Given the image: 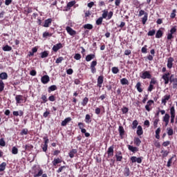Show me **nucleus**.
<instances>
[{
  "instance_id": "1",
  "label": "nucleus",
  "mask_w": 177,
  "mask_h": 177,
  "mask_svg": "<svg viewBox=\"0 0 177 177\" xmlns=\"http://www.w3.org/2000/svg\"><path fill=\"white\" fill-rule=\"evenodd\" d=\"M32 174H33L34 177H39V176H42V174H44V171L39 168H34Z\"/></svg>"
},
{
  "instance_id": "2",
  "label": "nucleus",
  "mask_w": 177,
  "mask_h": 177,
  "mask_svg": "<svg viewBox=\"0 0 177 177\" xmlns=\"http://www.w3.org/2000/svg\"><path fill=\"white\" fill-rule=\"evenodd\" d=\"M140 78L142 80H151V74H150L149 71H145L140 75Z\"/></svg>"
},
{
  "instance_id": "3",
  "label": "nucleus",
  "mask_w": 177,
  "mask_h": 177,
  "mask_svg": "<svg viewBox=\"0 0 177 177\" xmlns=\"http://www.w3.org/2000/svg\"><path fill=\"white\" fill-rule=\"evenodd\" d=\"M174 77H175L174 75H171V76L169 77V82L173 84L174 89H176L177 88V78H175Z\"/></svg>"
},
{
  "instance_id": "4",
  "label": "nucleus",
  "mask_w": 177,
  "mask_h": 177,
  "mask_svg": "<svg viewBox=\"0 0 177 177\" xmlns=\"http://www.w3.org/2000/svg\"><path fill=\"white\" fill-rule=\"evenodd\" d=\"M130 160L133 164L134 162H138V164H142V160H143V157L137 158L136 156H131Z\"/></svg>"
},
{
  "instance_id": "5",
  "label": "nucleus",
  "mask_w": 177,
  "mask_h": 177,
  "mask_svg": "<svg viewBox=\"0 0 177 177\" xmlns=\"http://www.w3.org/2000/svg\"><path fill=\"white\" fill-rule=\"evenodd\" d=\"M169 75H171V73H165L162 77V80L165 81V85H168V84H169Z\"/></svg>"
},
{
  "instance_id": "6",
  "label": "nucleus",
  "mask_w": 177,
  "mask_h": 177,
  "mask_svg": "<svg viewBox=\"0 0 177 177\" xmlns=\"http://www.w3.org/2000/svg\"><path fill=\"white\" fill-rule=\"evenodd\" d=\"M41 81L42 84L46 85V84H48V82H49V81H50V78L49 77V76L48 75H45L43 77H41Z\"/></svg>"
},
{
  "instance_id": "7",
  "label": "nucleus",
  "mask_w": 177,
  "mask_h": 177,
  "mask_svg": "<svg viewBox=\"0 0 177 177\" xmlns=\"http://www.w3.org/2000/svg\"><path fill=\"white\" fill-rule=\"evenodd\" d=\"M66 30L69 35H76L77 31L74 30L71 27L66 26Z\"/></svg>"
},
{
  "instance_id": "8",
  "label": "nucleus",
  "mask_w": 177,
  "mask_h": 177,
  "mask_svg": "<svg viewBox=\"0 0 177 177\" xmlns=\"http://www.w3.org/2000/svg\"><path fill=\"white\" fill-rule=\"evenodd\" d=\"M115 157L116 158V161H122V152H121L120 151H117L115 153Z\"/></svg>"
},
{
  "instance_id": "9",
  "label": "nucleus",
  "mask_w": 177,
  "mask_h": 177,
  "mask_svg": "<svg viewBox=\"0 0 177 177\" xmlns=\"http://www.w3.org/2000/svg\"><path fill=\"white\" fill-rule=\"evenodd\" d=\"M108 157H113L114 156V147L111 146L107 150Z\"/></svg>"
},
{
  "instance_id": "10",
  "label": "nucleus",
  "mask_w": 177,
  "mask_h": 177,
  "mask_svg": "<svg viewBox=\"0 0 177 177\" xmlns=\"http://www.w3.org/2000/svg\"><path fill=\"white\" fill-rule=\"evenodd\" d=\"M63 48V44L62 43L57 44L53 46V52H57L59 49H62Z\"/></svg>"
},
{
  "instance_id": "11",
  "label": "nucleus",
  "mask_w": 177,
  "mask_h": 177,
  "mask_svg": "<svg viewBox=\"0 0 177 177\" xmlns=\"http://www.w3.org/2000/svg\"><path fill=\"white\" fill-rule=\"evenodd\" d=\"M120 136L121 139H124V136L125 135V130L122 126H120L118 129Z\"/></svg>"
},
{
  "instance_id": "12",
  "label": "nucleus",
  "mask_w": 177,
  "mask_h": 177,
  "mask_svg": "<svg viewBox=\"0 0 177 177\" xmlns=\"http://www.w3.org/2000/svg\"><path fill=\"white\" fill-rule=\"evenodd\" d=\"M153 103H154V101H153L152 100H149L147 102V104L145 106V109L147 110V111H151V109H150V106H151Z\"/></svg>"
},
{
  "instance_id": "13",
  "label": "nucleus",
  "mask_w": 177,
  "mask_h": 177,
  "mask_svg": "<svg viewBox=\"0 0 177 177\" xmlns=\"http://www.w3.org/2000/svg\"><path fill=\"white\" fill-rule=\"evenodd\" d=\"M15 100H16L17 104H20V103H21V102H23V100H24V99L23 95H16Z\"/></svg>"
},
{
  "instance_id": "14",
  "label": "nucleus",
  "mask_w": 177,
  "mask_h": 177,
  "mask_svg": "<svg viewBox=\"0 0 177 177\" xmlns=\"http://www.w3.org/2000/svg\"><path fill=\"white\" fill-rule=\"evenodd\" d=\"M167 67L168 68H171L172 66H174V58L173 57H169L167 59Z\"/></svg>"
},
{
  "instance_id": "15",
  "label": "nucleus",
  "mask_w": 177,
  "mask_h": 177,
  "mask_svg": "<svg viewBox=\"0 0 177 177\" xmlns=\"http://www.w3.org/2000/svg\"><path fill=\"white\" fill-rule=\"evenodd\" d=\"M169 99H171V95H165L162 98V103L165 106L167 104V102H168V100H169Z\"/></svg>"
},
{
  "instance_id": "16",
  "label": "nucleus",
  "mask_w": 177,
  "mask_h": 177,
  "mask_svg": "<svg viewBox=\"0 0 177 177\" xmlns=\"http://www.w3.org/2000/svg\"><path fill=\"white\" fill-rule=\"evenodd\" d=\"M50 24H52V19L49 18L44 21V24L43 25V27L48 28L49 27V26H50Z\"/></svg>"
},
{
  "instance_id": "17",
  "label": "nucleus",
  "mask_w": 177,
  "mask_h": 177,
  "mask_svg": "<svg viewBox=\"0 0 177 177\" xmlns=\"http://www.w3.org/2000/svg\"><path fill=\"white\" fill-rule=\"evenodd\" d=\"M128 149L130 151H132V153H136V151H139V149L138 147L131 145H128Z\"/></svg>"
},
{
  "instance_id": "18",
  "label": "nucleus",
  "mask_w": 177,
  "mask_h": 177,
  "mask_svg": "<svg viewBox=\"0 0 177 177\" xmlns=\"http://www.w3.org/2000/svg\"><path fill=\"white\" fill-rule=\"evenodd\" d=\"M136 88L138 92H139L140 93H142V92H143V89H142V83H140V82H138L136 84Z\"/></svg>"
},
{
  "instance_id": "19",
  "label": "nucleus",
  "mask_w": 177,
  "mask_h": 177,
  "mask_svg": "<svg viewBox=\"0 0 177 177\" xmlns=\"http://www.w3.org/2000/svg\"><path fill=\"white\" fill-rule=\"evenodd\" d=\"M70 121H71V118H65L64 120H63L61 123L62 127H66V125H67Z\"/></svg>"
},
{
  "instance_id": "20",
  "label": "nucleus",
  "mask_w": 177,
  "mask_h": 177,
  "mask_svg": "<svg viewBox=\"0 0 177 177\" xmlns=\"http://www.w3.org/2000/svg\"><path fill=\"white\" fill-rule=\"evenodd\" d=\"M75 5V1L68 2L67 3L66 10H70V9H71V8H73V6H74Z\"/></svg>"
},
{
  "instance_id": "21",
  "label": "nucleus",
  "mask_w": 177,
  "mask_h": 177,
  "mask_svg": "<svg viewBox=\"0 0 177 177\" xmlns=\"http://www.w3.org/2000/svg\"><path fill=\"white\" fill-rule=\"evenodd\" d=\"M84 121L86 124H91V122H92V118H91V115L86 114Z\"/></svg>"
},
{
  "instance_id": "22",
  "label": "nucleus",
  "mask_w": 177,
  "mask_h": 177,
  "mask_svg": "<svg viewBox=\"0 0 177 177\" xmlns=\"http://www.w3.org/2000/svg\"><path fill=\"white\" fill-rule=\"evenodd\" d=\"M57 90V86L56 85H52L48 88V93H50V92H53Z\"/></svg>"
},
{
  "instance_id": "23",
  "label": "nucleus",
  "mask_w": 177,
  "mask_h": 177,
  "mask_svg": "<svg viewBox=\"0 0 177 177\" xmlns=\"http://www.w3.org/2000/svg\"><path fill=\"white\" fill-rule=\"evenodd\" d=\"M102 84H103V76H99L97 78V86L102 88Z\"/></svg>"
},
{
  "instance_id": "24",
  "label": "nucleus",
  "mask_w": 177,
  "mask_h": 177,
  "mask_svg": "<svg viewBox=\"0 0 177 177\" xmlns=\"http://www.w3.org/2000/svg\"><path fill=\"white\" fill-rule=\"evenodd\" d=\"M137 135L138 136H141V135H143V129L142 128V126H138L137 127Z\"/></svg>"
},
{
  "instance_id": "25",
  "label": "nucleus",
  "mask_w": 177,
  "mask_h": 177,
  "mask_svg": "<svg viewBox=\"0 0 177 177\" xmlns=\"http://www.w3.org/2000/svg\"><path fill=\"white\" fill-rule=\"evenodd\" d=\"M93 59H95V54L88 55L86 57V62H91Z\"/></svg>"
},
{
  "instance_id": "26",
  "label": "nucleus",
  "mask_w": 177,
  "mask_h": 177,
  "mask_svg": "<svg viewBox=\"0 0 177 177\" xmlns=\"http://www.w3.org/2000/svg\"><path fill=\"white\" fill-rule=\"evenodd\" d=\"M77 149H72L70 152H69V157L71 158H74V156H75V154H77Z\"/></svg>"
},
{
  "instance_id": "27",
  "label": "nucleus",
  "mask_w": 177,
  "mask_h": 177,
  "mask_svg": "<svg viewBox=\"0 0 177 177\" xmlns=\"http://www.w3.org/2000/svg\"><path fill=\"white\" fill-rule=\"evenodd\" d=\"M0 79L1 80H8V73L3 72L0 73Z\"/></svg>"
},
{
  "instance_id": "28",
  "label": "nucleus",
  "mask_w": 177,
  "mask_h": 177,
  "mask_svg": "<svg viewBox=\"0 0 177 177\" xmlns=\"http://www.w3.org/2000/svg\"><path fill=\"white\" fill-rule=\"evenodd\" d=\"M111 71L113 74H118V73H120V69H118V67L117 66H113L111 68Z\"/></svg>"
},
{
  "instance_id": "29",
  "label": "nucleus",
  "mask_w": 177,
  "mask_h": 177,
  "mask_svg": "<svg viewBox=\"0 0 177 177\" xmlns=\"http://www.w3.org/2000/svg\"><path fill=\"white\" fill-rule=\"evenodd\" d=\"M120 84L122 85H128L129 82L127 80V78H122L120 80Z\"/></svg>"
},
{
  "instance_id": "30",
  "label": "nucleus",
  "mask_w": 177,
  "mask_h": 177,
  "mask_svg": "<svg viewBox=\"0 0 177 177\" xmlns=\"http://www.w3.org/2000/svg\"><path fill=\"white\" fill-rule=\"evenodd\" d=\"M3 50L4 52H10V50H12V47L9 45H6L4 47H3Z\"/></svg>"
},
{
  "instance_id": "31",
  "label": "nucleus",
  "mask_w": 177,
  "mask_h": 177,
  "mask_svg": "<svg viewBox=\"0 0 177 177\" xmlns=\"http://www.w3.org/2000/svg\"><path fill=\"white\" fill-rule=\"evenodd\" d=\"M169 118H170L169 114L166 113L163 117V122L167 123L169 122Z\"/></svg>"
},
{
  "instance_id": "32",
  "label": "nucleus",
  "mask_w": 177,
  "mask_h": 177,
  "mask_svg": "<svg viewBox=\"0 0 177 177\" xmlns=\"http://www.w3.org/2000/svg\"><path fill=\"white\" fill-rule=\"evenodd\" d=\"M88 102H89V98L85 97L82 102V105L83 106H86V104H88Z\"/></svg>"
},
{
  "instance_id": "33",
  "label": "nucleus",
  "mask_w": 177,
  "mask_h": 177,
  "mask_svg": "<svg viewBox=\"0 0 177 177\" xmlns=\"http://www.w3.org/2000/svg\"><path fill=\"white\" fill-rule=\"evenodd\" d=\"M108 15H109V11H107V10H104L102 11V17H102V19H106Z\"/></svg>"
},
{
  "instance_id": "34",
  "label": "nucleus",
  "mask_w": 177,
  "mask_h": 177,
  "mask_svg": "<svg viewBox=\"0 0 177 177\" xmlns=\"http://www.w3.org/2000/svg\"><path fill=\"white\" fill-rule=\"evenodd\" d=\"M6 168V162H3L0 165V172H3Z\"/></svg>"
},
{
  "instance_id": "35",
  "label": "nucleus",
  "mask_w": 177,
  "mask_h": 177,
  "mask_svg": "<svg viewBox=\"0 0 177 177\" xmlns=\"http://www.w3.org/2000/svg\"><path fill=\"white\" fill-rule=\"evenodd\" d=\"M140 143H142V141L140 140V139L139 138H136L134 139V145L139 147V146H140Z\"/></svg>"
},
{
  "instance_id": "36",
  "label": "nucleus",
  "mask_w": 177,
  "mask_h": 177,
  "mask_svg": "<svg viewBox=\"0 0 177 177\" xmlns=\"http://www.w3.org/2000/svg\"><path fill=\"white\" fill-rule=\"evenodd\" d=\"M60 162H62V160H60V158H55L53 161V165L56 166L57 164H60Z\"/></svg>"
},
{
  "instance_id": "37",
  "label": "nucleus",
  "mask_w": 177,
  "mask_h": 177,
  "mask_svg": "<svg viewBox=\"0 0 177 177\" xmlns=\"http://www.w3.org/2000/svg\"><path fill=\"white\" fill-rule=\"evenodd\" d=\"M84 28L86 30H92V28H93V26L91 24H87L84 25Z\"/></svg>"
},
{
  "instance_id": "38",
  "label": "nucleus",
  "mask_w": 177,
  "mask_h": 177,
  "mask_svg": "<svg viewBox=\"0 0 177 177\" xmlns=\"http://www.w3.org/2000/svg\"><path fill=\"white\" fill-rule=\"evenodd\" d=\"M167 135L169 136H172L174 135V129H172V128H167Z\"/></svg>"
},
{
  "instance_id": "39",
  "label": "nucleus",
  "mask_w": 177,
  "mask_h": 177,
  "mask_svg": "<svg viewBox=\"0 0 177 177\" xmlns=\"http://www.w3.org/2000/svg\"><path fill=\"white\" fill-rule=\"evenodd\" d=\"M47 56H49V53H48V51H44L41 53V58L45 59Z\"/></svg>"
},
{
  "instance_id": "40",
  "label": "nucleus",
  "mask_w": 177,
  "mask_h": 177,
  "mask_svg": "<svg viewBox=\"0 0 177 177\" xmlns=\"http://www.w3.org/2000/svg\"><path fill=\"white\" fill-rule=\"evenodd\" d=\"M3 89H5V83H3V81L0 80V92H3Z\"/></svg>"
},
{
  "instance_id": "41",
  "label": "nucleus",
  "mask_w": 177,
  "mask_h": 177,
  "mask_svg": "<svg viewBox=\"0 0 177 177\" xmlns=\"http://www.w3.org/2000/svg\"><path fill=\"white\" fill-rule=\"evenodd\" d=\"M171 117H175V106H171L170 108Z\"/></svg>"
},
{
  "instance_id": "42",
  "label": "nucleus",
  "mask_w": 177,
  "mask_h": 177,
  "mask_svg": "<svg viewBox=\"0 0 177 177\" xmlns=\"http://www.w3.org/2000/svg\"><path fill=\"white\" fill-rule=\"evenodd\" d=\"M161 37H162V31H161V30H159L156 34V38H161Z\"/></svg>"
},
{
  "instance_id": "43",
  "label": "nucleus",
  "mask_w": 177,
  "mask_h": 177,
  "mask_svg": "<svg viewBox=\"0 0 177 177\" xmlns=\"http://www.w3.org/2000/svg\"><path fill=\"white\" fill-rule=\"evenodd\" d=\"M102 23H103V18L100 17L97 19L96 24L97 26H100L102 25Z\"/></svg>"
},
{
  "instance_id": "44",
  "label": "nucleus",
  "mask_w": 177,
  "mask_h": 177,
  "mask_svg": "<svg viewBox=\"0 0 177 177\" xmlns=\"http://www.w3.org/2000/svg\"><path fill=\"white\" fill-rule=\"evenodd\" d=\"M53 34L49 32H44L43 33V38H48V37H52Z\"/></svg>"
},
{
  "instance_id": "45",
  "label": "nucleus",
  "mask_w": 177,
  "mask_h": 177,
  "mask_svg": "<svg viewBox=\"0 0 177 177\" xmlns=\"http://www.w3.org/2000/svg\"><path fill=\"white\" fill-rule=\"evenodd\" d=\"M138 120H134L132 123V129H136V128L138 127Z\"/></svg>"
},
{
  "instance_id": "46",
  "label": "nucleus",
  "mask_w": 177,
  "mask_h": 177,
  "mask_svg": "<svg viewBox=\"0 0 177 177\" xmlns=\"http://www.w3.org/2000/svg\"><path fill=\"white\" fill-rule=\"evenodd\" d=\"M131 172L129 171V168L125 167L124 169V176H129Z\"/></svg>"
},
{
  "instance_id": "47",
  "label": "nucleus",
  "mask_w": 177,
  "mask_h": 177,
  "mask_svg": "<svg viewBox=\"0 0 177 177\" xmlns=\"http://www.w3.org/2000/svg\"><path fill=\"white\" fill-rule=\"evenodd\" d=\"M147 17H148V14H145L144 17H142V24H146V21H147Z\"/></svg>"
},
{
  "instance_id": "48",
  "label": "nucleus",
  "mask_w": 177,
  "mask_h": 177,
  "mask_svg": "<svg viewBox=\"0 0 177 177\" xmlns=\"http://www.w3.org/2000/svg\"><path fill=\"white\" fill-rule=\"evenodd\" d=\"M12 154H17L19 153V149L16 147H13L12 149Z\"/></svg>"
},
{
  "instance_id": "49",
  "label": "nucleus",
  "mask_w": 177,
  "mask_h": 177,
  "mask_svg": "<svg viewBox=\"0 0 177 177\" xmlns=\"http://www.w3.org/2000/svg\"><path fill=\"white\" fill-rule=\"evenodd\" d=\"M176 10H172V12L171 13V15H170V17H171V19H175V17H176Z\"/></svg>"
},
{
  "instance_id": "50",
  "label": "nucleus",
  "mask_w": 177,
  "mask_h": 177,
  "mask_svg": "<svg viewBox=\"0 0 177 177\" xmlns=\"http://www.w3.org/2000/svg\"><path fill=\"white\" fill-rule=\"evenodd\" d=\"M0 146H2V147H5V146H6V142L3 138L0 139Z\"/></svg>"
},
{
  "instance_id": "51",
  "label": "nucleus",
  "mask_w": 177,
  "mask_h": 177,
  "mask_svg": "<svg viewBox=\"0 0 177 177\" xmlns=\"http://www.w3.org/2000/svg\"><path fill=\"white\" fill-rule=\"evenodd\" d=\"M143 15H144V16H145L146 15H147V12H145V10H140L138 17H142V16H143Z\"/></svg>"
},
{
  "instance_id": "52",
  "label": "nucleus",
  "mask_w": 177,
  "mask_h": 177,
  "mask_svg": "<svg viewBox=\"0 0 177 177\" xmlns=\"http://www.w3.org/2000/svg\"><path fill=\"white\" fill-rule=\"evenodd\" d=\"M155 34H156V30H152L148 32L147 35H149V37H153V35H154Z\"/></svg>"
},
{
  "instance_id": "53",
  "label": "nucleus",
  "mask_w": 177,
  "mask_h": 177,
  "mask_svg": "<svg viewBox=\"0 0 177 177\" xmlns=\"http://www.w3.org/2000/svg\"><path fill=\"white\" fill-rule=\"evenodd\" d=\"M63 60H64V58L63 57H59L56 59L55 63L59 64V63H62Z\"/></svg>"
},
{
  "instance_id": "54",
  "label": "nucleus",
  "mask_w": 177,
  "mask_h": 177,
  "mask_svg": "<svg viewBox=\"0 0 177 177\" xmlns=\"http://www.w3.org/2000/svg\"><path fill=\"white\" fill-rule=\"evenodd\" d=\"M153 89H154V84H151L149 83V86L147 89L148 92H151Z\"/></svg>"
},
{
  "instance_id": "55",
  "label": "nucleus",
  "mask_w": 177,
  "mask_h": 177,
  "mask_svg": "<svg viewBox=\"0 0 177 177\" xmlns=\"http://www.w3.org/2000/svg\"><path fill=\"white\" fill-rule=\"evenodd\" d=\"M28 133V129H24L21 131V135H27Z\"/></svg>"
},
{
  "instance_id": "56",
  "label": "nucleus",
  "mask_w": 177,
  "mask_h": 177,
  "mask_svg": "<svg viewBox=\"0 0 177 177\" xmlns=\"http://www.w3.org/2000/svg\"><path fill=\"white\" fill-rule=\"evenodd\" d=\"M64 169H66V166L60 167L57 171V174H60V172H62Z\"/></svg>"
},
{
  "instance_id": "57",
  "label": "nucleus",
  "mask_w": 177,
  "mask_h": 177,
  "mask_svg": "<svg viewBox=\"0 0 177 177\" xmlns=\"http://www.w3.org/2000/svg\"><path fill=\"white\" fill-rule=\"evenodd\" d=\"M142 53H147V46L145 45L144 47L141 49Z\"/></svg>"
},
{
  "instance_id": "58",
  "label": "nucleus",
  "mask_w": 177,
  "mask_h": 177,
  "mask_svg": "<svg viewBox=\"0 0 177 177\" xmlns=\"http://www.w3.org/2000/svg\"><path fill=\"white\" fill-rule=\"evenodd\" d=\"M74 59H75V60H80L81 59V55L79 53H77L74 56Z\"/></svg>"
},
{
  "instance_id": "59",
  "label": "nucleus",
  "mask_w": 177,
  "mask_h": 177,
  "mask_svg": "<svg viewBox=\"0 0 177 177\" xmlns=\"http://www.w3.org/2000/svg\"><path fill=\"white\" fill-rule=\"evenodd\" d=\"M48 100L50 102H55V100H56V97L55 95H50L49 97H48Z\"/></svg>"
},
{
  "instance_id": "60",
  "label": "nucleus",
  "mask_w": 177,
  "mask_h": 177,
  "mask_svg": "<svg viewBox=\"0 0 177 177\" xmlns=\"http://www.w3.org/2000/svg\"><path fill=\"white\" fill-rule=\"evenodd\" d=\"M41 100H43L44 103H46V102H48V98L45 95H41Z\"/></svg>"
},
{
  "instance_id": "61",
  "label": "nucleus",
  "mask_w": 177,
  "mask_h": 177,
  "mask_svg": "<svg viewBox=\"0 0 177 177\" xmlns=\"http://www.w3.org/2000/svg\"><path fill=\"white\" fill-rule=\"evenodd\" d=\"M175 32H176V27L174 26L172 28H171L170 34L173 35L175 34Z\"/></svg>"
},
{
  "instance_id": "62",
  "label": "nucleus",
  "mask_w": 177,
  "mask_h": 177,
  "mask_svg": "<svg viewBox=\"0 0 177 177\" xmlns=\"http://www.w3.org/2000/svg\"><path fill=\"white\" fill-rule=\"evenodd\" d=\"M149 84H152V85H156V84H157V80H156L155 78H152L149 82Z\"/></svg>"
},
{
  "instance_id": "63",
  "label": "nucleus",
  "mask_w": 177,
  "mask_h": 177,
  "mask_svg": "<svg viewBox=\"0 0 177 177\" xmlns=\"http://www.w3.org/2000/svg\"><path fill=\"white\" fill-rule=\"evenodd\" d=\"M158 121H160L158 118L155 119L153 122V127L154 128H157V125H158Z\"/></svg>"
},
{
  "instance_id": "64",
  "label": "nucleus",
  "mask_w": 177,
  "mask_h": 177,
  "mask_svg": "<svg viewBox=\"0 0 177 177\" xmlns=\"http://www.w3.org/2000/svg\"><path fill=\"white\" fill-rule=\"evenodd\" d=\"M172 158H171L169 159V160L167 162V167H171V164H172Z\"/></svg>"
}]
</instances>
